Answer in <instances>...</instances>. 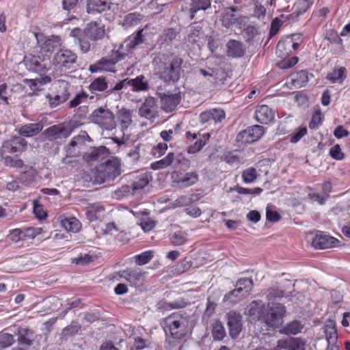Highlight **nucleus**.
<instances>
[{"label": "nucleus", "instance_id": "1", "mask_svg": "<svg viewBox=\"0 0 350 350\" xmlns=\"http://www.w3.org/2000/svg\"><path fill=\"white\" fill-rule=\"evenodd\" d=\"M284 305L269 302L267 306L262 301H253L249 306L247 314L254 321H260L270 327L280 325L286 314Z\"/></svg>", "mask_w": 350, "mask_h": 350}, {"label": "nucleus", "instance_id": "2", "mask_svg": "<svg viewBox=\"0 0 350 350\" xmlns=\"http://www.w3.org/2000/svg\"><path fill=\"white\" fill-rule=\"evenodd\" d=\"M183 60L174 54H159L152 60L156 75L164 82H177L183 72Z\"/></svg>", "mask_w": 350, "mask_h": 350}, {"label": "nucleus", "instance_id": "3", "mask_svg": "<svg viewBox=\"0 0 350 350\" xmlns=\"http://www.w3.org/2000/svg\"><path fill=\"white\" fill-rule=\"evenodd\" d=\"M188 317L185 313L174 312L164 319L162 326L164 331L169 332L174 339L184 337L187 332L188 325Z\"/></svg>", "mask_w": 350, "mask_h": 350}, {"label": "nucleus", "instance_id": "4", "mask_svg": "<svg viewBox=\"0 0 350 350\" xmlns=\"http://www.w3.org/2000/svg\"><path fill=\"white\" fill-rule=\"evenodd\" d=\"M90 120L102 130L111 131L116 127L115 116L107 107H100L94 109L90 116Z\"/></svg>", "mask_w": 350, "mask_h": 350}, {"label": "nucleus", "instance_id": "5", "mask_svg": "<svg viewBox=\"0 0 350 350\" xmlns=\"http://www.w3.org/2000/svg\"><path fill=\"white\" fill-rule=\"evenodd\" d=\"M77 55L68 49H60L53 55V65L62 72L74 70L76 67Z\"/></svg>", "mask_w": 350, "mask_h": 350}, {"label": "nucleus", "instance_id": "6", "mask_svg": "<svg viewBox=\"0 0 350 350\" xmlns=\"http://www.w3.org/2000/svg\"><path fill=\"white\" fill-rule=\"evenodd\" d=\"M98 172L103 180L115 179L122 173L120 159L112 157L98 167Z\"/></svg>", "mask_w": 350, "mask_h": 350}, {"label": "nucleus", "instance_id": "7", "mask_svg": "<svg viewBox=\"0 0 350 350\" xmlns=\"http://www.w3.org/2000/svg\"><path fill=\"white\" fill-rule=\"evenodd\" d=\"M253 286V280L251 278H241L237 282L236 288L226 294L224 301L236 303L241 297L247 295Z\"/></svg>", "mask_w": 350, "mask_h": 350}, {"label": "nucleus", "instance_id": "8", "mask_svg": "<svg viewBox=\"0 0 350 350\" xmlns=\"http://www.w3.org/2000/svg\"><path fill=\"white\" fill-rule=\"evenodd\" d=\"M121 53H122L118 54V53L116 51L111 57H103L94 65L91 66V72L107 71L114 72L116 71L115 65L116 63L123 59L126 56V52L121 51Z\"/></svg>", "mask_w": 350, "mask_h": 350}, {"label": "nucleus", "instance_id": "9", "mask_svg": "<svg viewBox=\"0 0 350 350\" xmlns=\"http://www.w3.org/2000/svg\"><path fill=\"white\" fill-rule=\"evenodd\" d=\"M264 133L265 128L262 126L254 125L239 132L236 139L243 144H251L258 141Z\"/></svg>", "mask_w": 350, "mask_h": 350}, {"label": "nucleus", "instance_id": "10", "mask_svg": "<svg viewBox=\"0 0 350 350\" xmlns=\"http://www.w3.org/2000/svg\"><path fill=\"white\" fill-rule=\"evenodd\" d=\"M71 133L72 129L70 126L64 124H55L46 129L43 135L46 139L53 141L66 138L70 135Z\"/></svg>", "mask_w": 350, "mask_h": 350}, {"label": "nucleus", "instance_id": "11", "mask_svg": "<svg viewBox=\"0 0 350 350\" xmlns=\"http://www.w3.org/2000/svg\"><path fill=\"white\" fill-rule=\"evenodd\" d=\"M338 240L332 236L320 232L313 238L312 245L317 250H324L335 247Z\"/></svg>", "mask_w": 350, "mask_h": 350}, {"label": "nucleus", "instance_id": "12", "mask_svg": "<svg viewBox=\"0 0 350 350\" xmlns=\"http://www.w3.org/2000/svg\"><path fill=\"white\" fill-rule=\"evenodd\" d=\"M83 33L85 38L92 41H97L104 38L105 27L97 22H90L87 24L83 30Z\"/></svg>", "mask_w": 350, "mask_h": 350}, {"label": "nucleus", "instance_id": "13", "mask_svg": "<svg viewBox=\"0 0 350 350\" xmlns=\"http://www.w3.org/2000/svg\"><path fill=\"white\" fill-rule=\"evenodd\" d=\"M139 115L148 120H153L158 116L157 105L153 97L146 98L139 109Z\"/></svg>", "mask_w": 350, "mask_h": 350}, {"label": "nucleus", "instance_id": "14", "mask_svg": "<svg viewBox=\"0 0 350 350\" xmlns=\"http://www.w3.org/2000/svg\"><path fill=\"white\" fill-rule=\"evenodd\" d=\"M161 109L166 113L174 111L181 100L180 93L163 94L160 96Z\"/></svg>", "mask_w": 350, "mask_h": 350}, {"label": "nucleus", "instance_id": "15", "mask_svg": "<svg viewBox=\"0 0 350 350\" xmlns=\"http://www.w3.org/2000/svg\"><path fill=\"white\" fill-rule=\"evenodd\" d=\"M26 146L27 142L25 139L19 136H15L3 143L1 151L8 153H16L23 151Z\"/></svg>", "mask_w": 350, "mask_h": 350}, {"label": "nucleus", "instance_id": "16", "mask_svg": "<svg viewBox=\"0 0 350 350\" xmlns=\"http://www.w3.org/2000/svg\"><path fill=\"white\" fill-rule=\"evenodd\" d=\"M228 325L229 334L233 338L238 337L242 330V317L240 314L230 312L228 314Z\"/></svg>", "mask_w": 350, "mask_h": 350}, {"label": "nucleus", "instance_id": "17", "mask_svg": "<svg viewBox=\"0 0 350 350\" xmlns=\"http://www.w3.org/2000/svg\"><path fill=\"white\" fill-rule=\"evenodd\" d=\"M143 29L138 31L136 33H133L126 39L123 43L120 46L119 49L116 51L118 54L122 53L121 51L126 53L135 49L136 46L143 42L142 39Z\"/></svg>", "mask_w": 350, "mask_h": 350}, {"label": "nucleus", "instance_id": "18", "mask_svg": "<svg viewBox=\"0 0 350 350\" xmlns=\"http://www.w3.org/2000/svg\"><path fill=\"white\" fill-rule=\"evenodd\" d=\"M143 29L138 31L136 33H133L126 39L123 43L120 46L119 49L116 51L118 54L122 53L121 51L126 53L135 49L136 46L143 42L142 39Z\"/></svg>", "mask_w": 350, "mask_h": 350}, {"label": "nucleus", "instance_id": "19", "mask_svg": "<svg viewBox=\"0 0 350 350\" xmlns=\"http://www.w3.org/2000/svg\"><path fill=\"white\" fill-rule=\"evenodd\" d=\"M277 346L285 350H305L306 342L299 338L291 337L278 340Z\"/></svg>", "mask_w": 350, "mask_h": 350}, {"label": "nucleus", "instance_id": "20", "mask_svg": "<svg viewBox=\"0 0 350 350\" xmlns=\"http://www.w3.org/2000/svg\"><path fill=\"white\" fill-rule=\"evenodd\" d=\"M25 64L29 71L39 73L40 75L44 74L46 70V63L38 56L25 57Z\"/></svg>", "mask_w": 350, "mask_h": 350}, {"label": "nucleus", "instance_id": "21", "mask_svg": "<svg viewBox=\"0 0 350 350\" xmlns=\"http://www.w3.org/2000/svg\"><path fill=\"white\" fill-rule=\"evenodd\" d=\"M255 118L258 122L267 124L274 120L275 113L267 105H260L256 109Z\"/></svg>", "mask_w": 350, "mask_h": 350}, {"label": "nucleus", "instance_id": "22", "mask_svg": "<svg viewBox=\"0 0 350 350\" xmlns=\"http://www.w3.org/2000/svg\"><path fill=\"white\" fill-rule=\"evenodd\" d=\"M144 273L139 269L124 270L120 273L121 278L126 280L131 286H136L142 282Z\"/></svg>", "mask_w": 350, "mask_h": 350}, {"label": "nucleus", "instance_id": "23", "mask_svg": "<svg viewBox=\"0 0 350 350\" xmlns=\"http://www.w3.org/2000/svg\"><path fill=\"white\" fill-rule=\"evenodd\" d=\"M109 0H87L86 11L88 14L101 13L110 9Z\"/></svg>", "mask_w": 350, "mask_h": 350}, {"label": "nucleus", "instance_id": "24", "mask_svg": "<svg viewBox=\"0 0 350 350\" xmlns=\"http://www.w3.org/2000/svg\"><path fill=\"white\" fill-rule=\"evenodd\" d=\"M85 137H89V136L85 134V133H84L83 135H79L77 136L74 137L66 148V156H77L79 152L81 147L84 144Z\"/></svg>", "mask_w": 350, "mask_h": 350}, {"label": "nucleus", "instance_id": "25", "mask_svg": "<svg viewBox=\"0 0 350 350\" xmlns=\"http://www.w3.org/2000/svg\"><path fill=\"white\" fill-rule=\"evenodd\" d=\"M299 47V44L293 42L291 38H286L284 40L280 41L277 44L276 52L279 55H288L293 51Z\"/></svg>", "mask_w": 350, "mask_h": 350}, {"label": "nucleus", "instance_id": "26", "mask_svg": "<svg viewBox=\"0 0 350 350\" xmlns=\"http://www.w3.org/2000/svg\"><path fill=\"white\" fill-rule=\"evenodd\" d=\"M235 7L225 8L221 16L220 21L224 27L229 28L239 21V17L234 14Z\"/></svg>", "mask_w": 350, "mask_h": 350}, {"label": "nucleus", "instance_id": "27", "mask_svg": "<svg viewBox=\"0 0 350 350\" xmlns=\"http://www.w3.org/2000/svg\"><path fill=\"white\" fill-rule=\"evenodd\" d=\"M105 211L104 206L99 203H92L86 207L85 215L90 221H94L100 219Z\"/></svg>", "mask_w": 350, "mask_h": 350}, {"label": "nucleus", "instance_id": "28", "mask_svg": "<svg viewBox=\"0 0 350 350\" xmlns=\"http://www.w3.org/2000/svg\"><path fill=\"white\" fill-rule=\"evenodd\" d=\"M227 55L231 57H241L245 53L243 44L239 41L230 40L227 44Z\"/></svg>", "mask_w": 350, "mask_h": 350}, {"label": "nucleus", "instance_id": "29", "mask_svg": "<svg viewBox=\"0 0 350 350\" xmlns=\"http://www.w3.org/2000/svg\"><path fill=\"white\" fill-rule=\"evenodd\" d=\"M133 111L126 108H122L117 113L118 120L122 131L126 130L132 123Z\"/></svg>", "mask_w": 350, "mask_h": 350}, {"label": "nucleus", "instance_id": "30", "mask_svg": "<svg viewBox=\"0 0 350 350\" xmlns=\"http://www.w3.org/2000/svg\"><path fill=\"white\" fill-rule=\"evenodd\" d=\"M42 129V123L27 124L19 128L18 133L22 136L30 137L38 134Z\"/></svg>", "mask_w": 350, "mask_h": 350}, {"label": "nucleus", "instance_id": "31", "mask_svg": "<svg viewBox=\"0 0 350 350\" xmlns=\"http://www.w3.org/2000/svg\"><path fill=\"white\" fill-rule=\"evenodd\" d=\"M304 324L297 320H294L286 323L280 330V332L286 335H297L301 332Z\"/></svg>", "mask_w": 350, "mask_h": 350}, {"label": "nucleus", "instance_id": "32", "mask_svg": "<svg viewBox=\"0 0 350 350\" xmlns=\"http://www.w3.org/2000/svg\"><path fill=\"white\" fill-rule=\"evenodd\" d=\"M61 226L66 231L77 232L81 228L80 221L76 217H61Z\"/></svg>", "mask_w": 350, "mask_h": 350}, {"label": "nucleus", "instance_id": "33", "mask_svg": "<svg viewBox=\"0 0 350 350\" xmlns=\"http://www.w3.org/2000/svg\"><path fill=\"white\" fill-rule=\"evenodd\" d=\"M152 180V176L150 173L146 172L139 175L132 183V190L133 192L144 189Z\"/></svg>", "mask_w": 350, "mask_h": 350}, {"label": "nucleus", "instance_id": "34", "mask_svg": "<svg viewBox=\"0 0 350 350\" xmlns=\"http://www.w3.org/2000/svg\"><path fill=\"white\" fill-rule=\"evenodd\" d=\"M347 77V70L345 67L334 68L327 76V79L332 83H342Z\"/></svg>", "mask_w": 350, "mask_h": 350}, {"label": "nucleus", "instance_id": "35", "mask_svg": "<svg viewBox=\"0 0 350 350\" xmlns=\"http://www.w3.org/2000/svg\"><path fill=\"white\" fill-rule=\"evenodd\" d=\"M324 332L328 343L329 345H334L338 338V334L335 323L333 321H328L325 323Z\"/></svg>", "mask_w": 350, "mask_h": 350}, {"label": "nucleus", "instance_id": "36", "mask_svg": "<svg viewBox=\"0 0 350 350\" xmlns=\"http://www.w3.org/2000/svg\"><path fill=\"white\" fill-rule=\"evenodd\" d=\"M127 84L131 86L132 90L135 92L145 91L148 88V83L143 75L137 76L135 79H129Z\"/></svg>", "mask_w": 350, "mask_h": 350}, {"label": "nucleus", "instance_id": "37", "mask_svg": "<svg viewBox=\"0 0 350 350\" xmlns=\"http://www.w3.org/2000/svg\"><path fill=\"white\" fill-rule=\"evenodd\" d=\"M33 332L27 328L20 327L18 330L17 341L21 345L30 346L33 343Z\"/></svg>", "mask_w": 350, "mask_h": 350}, {"label": "nucleus", "instance_id": "38", "mask_svg": "<svg viewBox=\"0 0 350 350\" xmlns=\"http://www.w3.org/2000/svg\"><path fill=\"white\" fill-rule=\"evenodd\" d=\"M211 6V0H192L190 7L191 18L199 10H206Z\"/></svg>", "mask_w": 350, "mask_h": 350}, {"label": "nucleus", "instance_id": "39", "mask_svg": "<svg viewBox=\"0 0 350 350\" xmlns=\"http://www.w3.org/2000/svg\"><path fill=\"white\" fill-rule=\"evenodd\" d=\"M198 180V175L196 172H187L183 176H180L177 180V183L183 187H189L194 185Z\"/></svg>", "mask_w": 350, "mask_h": 350}, {"label": "nucleus", "instance_id": "40", "mask_svg": "<svg viewBox=\"0 0 350 350\" xmlns=\"http://www.w3.org/2000/svg\"><path fill=\"white\" fill-rule=\"evenodd\" d=\"M170 239L172 244L174 245H183L187 243L188 240V234L185 231H176L170 235Z\"/></svg>", "mask_w": 350, "mask_h": 350}, {"label": "nucleus", "instance_id": "41", "mask_svg": "<svg viewBox=\"0 0 350 350\" xmlns=\"http://www.w3.org/2000/svg\"><path fill=\"white\" fill-rule=\"evenodd\" d=\"M143 18V16L137 12H133L126 15L122 22V25L126 28L137 25Z\"/></svg>", "mask_w": 350, "mask_h": 350}, {"label": "nucleus", "instance_id": "42", "mask_svg": "<svg viewBox=\"0 0 350 350\" xmlns=\"http://www.w3.org/2000/svg\"><path fill=\"white\" fill-rule=\"evenodd\" d=\"M174 153L170 152L163 159L152 163L150 164V167L153 170H157L165 168L172 164V163L173 162V160H174Z\"/></svg>", "mask_w": 350, "mask_h": 350}, {"label": "nucleus", "instance_id": "43", "mask_svg": "<svg viewBox=\"0 0 350 350\" xmlns=\"http://www.w3.org/2000/svg\"><path fill=\"white\" fill-rule=\"evenodd\" d=\"M212 336L216 340H221L224 338L226 331L221 323L216 321L213 324Z\"/></svg>", "mask_w": 350, "mask_h": 350}, {"label": "nucleus", "instance_id": "44", "mask_svg": "<svg viewBox=\"0 0 350 350\" xmlns=\"http://www.w3.org/2000/svg\"><path fill=\"white\" fill-rule=\"evenodd\" d=\"M153 252L148 250L134 256L133 258L137 265H144L148 263L153 258Z\"/></svg>", "mask_w": 350, "mask_h": 350}, {"label": "nucleus", "instance_id": "45", "mask_svg": "<svg viewBox=\"0 0 350 350\" xmlns=\"http://www.w3.org/2000/svg\"><path fill=\"white\" fill-rule=\"evenodd\" d=\"M308 81V73L305 70H300L292 76V81L296 87H301Z\"/></svg>", "mask_w": 350, "mask_h": 350}, {"label": "nucleus", "instance_id": "46", "mask_svg": "<svg viewBox=\"0 0 350 350\" xmlns=\"http://www.w3.org/2000/svg\"><path fill=\"white\" fill-rule=\"evenodd\" d=\"M230 191H236L239 194L257 196L262 193V189L260 187L245 188L239 186L230 188Z\"/></svg>", "mask_w": 350, "mask_h": 350}, {"label": "nucleus", "instance_id": "47", "mask_svg": "<svg viewBox=\"0 0 350 350\" xmlns=\"http://www.w3.org/2000/svg\"><path fill=\"white\" fill-rule=\"evenodd\" d=\"M89 88L91 91L103 92L107 88V83L105 78L98 77L95 79L90 85Z\"/></svg>", "mask_w": 350, "mask_h": 350}, {"label": "nucleus", "instance_id": "48", "mask_svg": "<svg viewBox=\"0 0 350 350\" xmlns=\"http://www.w3.org/2000/svg\"><path fill=\"white\" fill-rule=\"evenodd\" d=\"M314 0H297L294 8L297 14L306 12L312 5Z\"/></svg>", "mask_w": 350, "mask_h": 350}, {"label": "nucleus", "instance_id": "49", "mask_svg": "<svg viewBox=\"0 0 350 350\" xmlns=\"http://www.w3.org/2000/svg\"><path fill=\"white\" fill-rule=\"evenodd\" d=\"M256 178L257 172L254 167L247 168L242 173V178L245 183H252L256 179Z\"/></svg>", "mask_w": 350, "mask_h": 350}, {"label": "nucleus", "instance_id": "50", "mask_svg": "<svg viewBox=\"0 0 350 350\" xmlns=\"http://www.w3.org/2000/svg\"><path fill=\"white\" fill-rule=\"evenodd\" d=\"M88 98V95L84 92L78 93L70 102H69V107L74 108L77 107L78 105L86 103Z\"/></svg>", "mask_w": 350, "mask_h": 350}, {"label": "nucleus", "instance_id": "51", "mask_svg": "<svg viewBox=\"0 0 350 350\" xmlns=\"http://www.w3.org/2000/svg\"><path fill=\"white\" fill-rule=\"evenodd\" d=\"M14 342L13 335L8 333H0V350L11 346Z\"/></svg>", "mask_w": 350, "mask_h": 350}, {"label": "nucleus", "instance_id": "52", "mask_svg": "<svg viewBox=\"0 0 350 350\" xmlns=\"http://www.w3.org/2000/svg\"><path fill=\"white\" fill-rule=\"evenodd\" d=\"M9 239L13 243H18L25 240L23 230L15 228L10 230L8 235Z\"/></svg>", "mask_w": 350, "mask_h": 350}, {"label": "nucleus", "instance_id": "53", "mask_svg": "<svg viewBox=\"0 0 350 350\" xmlns=\"http://www.w3.org/2000/svg\"><path fill=\"white\" fill-rule=\"evenodd\" d=\"M323 115L320 109L314 111L312 116V119L309 123V128L310 129H317L322 122Z\"/></svg>", "mask_w": 350, "mask_h": 350}, {"label": "nucleus", "instance_id": "54", "mask_svg": "<svg viewBox=\"0 0 350 350\" xmlns=\"http://www.w3.org/2000/svg\"><path fill=\"white\" fill-rule=\"evenodd\" d=\"M193 201V195H185L178 197L173 202L174 206L181 207L188 206Z\"/></svg>", "mask_w": 350, "mask_h": 350}, {"label": "nucleus", "instance_id": "55", "mask_svg": "<svg viewBox=\"0 0 350 350\" xmlns=\"http://www.w3.org/2000/svg\"><path fill=\"white\" fill-rule=\"evenodd\" d=\"M206 144V139H198L196 142L188 147L187 152L189 154H194L200 151Z\"/></svg>", "mask_w": 350, "mask_h": 350}, {"label": "nucleus", "instance_id": "56", "mask_svg": "<svg viewBox=\"0 0 350 350\" xmlns=\"http://www.w3.org/2000/svg\"><path fill=\"white\" fill-rule=\"evenodd\" d=\"M69 84L66 81H61L58 83V89L57 90L56 94H59V96H65V101L69 97Z\"/></svg>", "mask_w": 350, "mask_h": 350}, {"label": "nucleus", "instance_id": "57", "mask_svg": "<svg viewBox=\"0 0 350 350\" xmlns=\"http://www.w3.org/2000/svg\"><path fill=\"white\" fill-rule=\"evenodd\" d=\"M25 239H33L42 232L40 228H28L23 230Z\"/></svg>", "mask_w": 350, "mask_h": 350}, {"label": "nucleus", "instance_id": "58", "mask_svg": "<svg viewBox=\"0 0 350 350\" xmlns=\"http://www.w3.org/2000/svg\"><path fill=\"white\" fill-rule=\"evenodd\" d=\"M329 154L333 159L338 161L344 158V153L342 152L339 144H336L330 148Z\"/></svg>", "mask_w": 350, "mask_h": 350}, {"label": "nucleus", "instance_id": "59", "mask_svg": "<svg viewBox=\"0 0 350 350\" xmlns=\"http://www.w3.org/2000/svg\"><path fill=\"white\" fill-rule=\"evenodd\" d=\"M33 213L39 219H45L47 216L46 212L44 211L43 206L36 202H34L33 203Z\"/></svg>", "mask_w": 350, "mask_h": 350}, {"label": "nucleus", "instance_id": "60", "mask_svg": "<svg viewBox=\"0 0 350 350\" xmlns=\"http://www.w3.org/2000/svg\"><path fill=\"white\" fill-rule=\"evenodd\" d=\"M49 102L51 107H55L59 104L65 102V96H59V94L49 95L47 96Z\"/></svg>", "mask_w": 350, "mask_h": 350}, {"label": "nucleus", "instance_id": "61", "mask_svg": "<svg viewBox=\"0 0 350 350\" xmlns=\"http://www.w3.org/2000/svg\"><path fill=\"white\" fill-rule=\"evenodd\" d=\"M307 134L306 127H300L298 131L293 133L291 137L290 142L295 144L298 142L304 136Z\"/></svg>", "mask_w": 350, "mask_h": 350}, {"label": "nucleus", "instance_id": "62", "mask_svg": "<svg viewBox=\"0 0 350 350\" xmlns=\"http://www.w3.org/2000/svg\"><path fill=\"white\" fill-rule=\"evenodd\" d=\"M108 152V150L105 146H100L96 148H94L91 153L90 157L92 160H98L100 159V156Z\"/></svg>", "mask_w": 350, "mask_h": 350}, {"label": "nucleus", "instance_id": "63", "mask_svg": "<svg viewBox=\"0 0 350 350\" xmlns=\"http://www.w3.org/2000/svg\"><path fill=\"white\" fill-rule=\"evenodd\" d=\"M266 217L267 220L272 222H276L280 219L278 213L275 210H272L269 206L266 208Z\"/></svg>", "mask_w": 350, "mask_h": 350}, {"label": "nucleus", "instance_id": "64", "mask_svg": "<svg viewBox=\"0 0 350 350\" xmlns=\"http://www.w3.org/2000/svg\"><path fill=\"white\" fill-rule=\"evenodd\" d=\"M167 149V145L165 143H159L152 149V154L155 157L163 155Z\"/></svg>", "mask_w": 350, "mask_h": 350}]
</instances>
